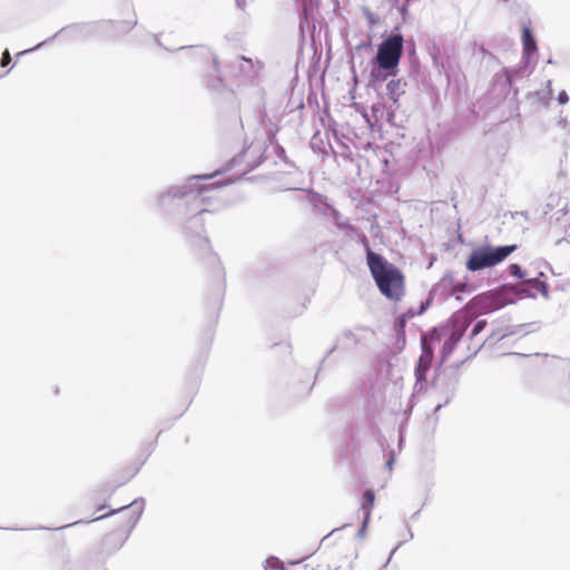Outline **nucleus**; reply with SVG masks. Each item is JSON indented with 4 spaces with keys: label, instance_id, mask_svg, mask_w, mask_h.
Wrapping results in <instances>:
<instances>
[{
    "label": "nucleus",
    "instance_id": "obj_1",
    "mask_svg": "<svg viewBox=\"0 0 570 570\" xmlns=\"http://www.w3.org/2000/svg\"><path fill=\"white\" fill-rule=\"evenodd\" d=\"M368 266L371 275L383 296L399 302L405 295V275L383 256H373Z\"/></svg>",
    "mask_w": 570,
    "mask_h": 570
},
{
    "label": "nucleus",
    "instance_id": "obj_2",
    "mask_svg": "<svg viewBox=\"0 0 570 570\" xmlns=\"http://www.w3.org/2000/svg\"><path fill=\"white\" fill-rule=\"evenodd\" d=\"M518 246L507 245V246H484L474 249L469 256L465 266L470 272H476L484 268L493 267L500 263H502L510 254L515 252Z\"/></svg>",
    "mask_w": 570,
    "mask_h": 570
},
{
    "label": "nucleus",
    "instance_id": "obj_3",
    "mask_svg": "<svg viewBox=\"0 0 570 570\" xmlns=\"http://www.w3.org/2000/svg\"><path fill=\"white\" fill-rule=\"evenodd\" d=\"M403 52V37L392 35L387 37L380 46L376 53V61L381 69H395L400 62Z\"/></svg>",
    "mask_w": 570,
    "mask_h": 570
},
{
    "label": "nucleus",
    "instance_id": "obj_4",
    "mask_svg": "<svg viewBox=\"0 0 570 570\" xmlns=\"http://www.w3.org/2000/svg\"><path fill=\"white\" fill-rule=\"evenodd\" d=\"M499 298L494 293L487 292L474 296L466 305L473 314H485L499 308Z\"/></svg>",
    "mask_w": 570,
    "mask_h": 570
},
{
    "label": "nucleus",
    "instance_id": "obj_5",
    "mask_svg": "<svg viewBox=\"0 0 570 570\" xmlns=\"http://www.w3.org/2000/svg\"><path fill=\"white\" fill-rule=\"evenodd\" d=\"M421 343H422V348H423V355L419 360V365L416 368L417 373L426 372L428 368L430 367V363L433 357V351H432L431 346L428 344L426 337H422Z\"/></svg>",
    "mask_w": 570,
    "mask_h": 570
},
{
    "label": "nucleus",
    "instance_id": "obj_6",
    "mask_svg": "<svg viewBox=\"0 0 570 570\" xmlns=\"http://www.w3.org/2000/svg\"><path fill=\"white\" fill-rule=\"evenodd\" d=\"M468 325H469L468 321H466V320H465V321H463V323H462L461 327H460L459 330L454 331V332L451 334V336L449 337V340H448V341L444 343V345H443V353H444V354L449 355V354L453 351V348H454L455 344H456V343L460 341V338L462 337V335H463V333L465 332V330H466Z\"/></svg>",
    "mask_w": 570,
    "mask_h": 570
},
{
    "label": "nucleus",
    "instance_id": "obj_7",
    "mask_svg": "<svg viewBox=\"0 0 570 570\" xmlns=\"http://www.w3.org/2000/svg\"><path fill=\"white\" fill-rule=\"evenodd\" d=\"M140 464H132L130 466L119 469L116 475L117 485L125 484L131 480L139 471Z\"/></svg>",
    "mask_w": 570,
    "mask_h": 570
},
{
    "label": "nucleus",
    "instance_id": "obj_8",
    "mask_svg": "<svg viewBox=\"0 0 570 570\" xmlns=\"http://www.w3.org/2000/svg\"><path fill=\"white\" fill-rule=\"evenodd\" d=\"M522 46L524 53L528 56L537 51L535 40L528 27L522 29Z\"/></svg>",
    "mask_w": 570,
    "mask_h": 570
},
{
    "label": "nucleus",
    "instance_id": "obj_9",
    "mask_svg": "<svg viewBox=\"0 0 570 570\" xmlns=\"http://www.w3.org/2000/svg\"><path fill=\"white\" fill-rule=\"evenodd\" d=\"M375 493L373 490H366L363 494L362 510L364 511V525L367 523L371 510L374 505Z\"/></svg>",
    "mask_w": 570,
    "mask_h": 570
},
{
    "label": "nucleus",
    "instance_id": "obj_10",
    "mask_svg": "<svg viewBox=\"0 0 570 570\" xmlns=\"http://www.w3.org/2000/svg\"><path fill=\"white\" fill-rule=\"evenodd\" d=\"M145 502L144 500H134L129 504L122 507L121 509H126L132 513V523H135L144 511Z\"/></svg>",
    "mask_w": 570,
    "mask_h": 570
},
{
    "label": "nucleus",
    "instance_id": "obj_11",
    "mask_svg": "<svg viewBox=\"0 0 570 570\" xmlns=\"http://www.w3.org/2000/svg\"><path fill=\"white\" fill-rule=\"evenodd\" d=\"M360 242L361 244L363 245L365 252H366V263H367V266H370L372 264V257L373 256H381L380 254H376L372 250L371 246H370V242H368V238L365 236V235H362L360 237Z\"/></svg>",
    "mask_w": 570,
    "mask_h": 570
},
{
    "label": "nucleus",
    "instance_id": "obj_12",
    "mask_svg": "<svg viewBox=\"0 0 570 570\" xmlns=\"http://www.w3.org/2000/svg\"><path fill=\"white\" fill-rule=\"evenodd\" d=\"M472 291H473V287L470 284H468L466 282L456 283L452 287V294H459V293H465V292H472Z\"/></svg>",
    "mask_w": 570,
    "mask_h": 570
},
{
    "label": "nucleus",
    "instance_id": "obj_13",
    "mask_svg": "<svg viewBox=\"0 0 570 570\" xmlns=\"http://www.w3.org/2000/svg\"><path fill=\"white\" fill-rule=\"evenodd\" d=\"M400 85V80H391L387 85H386V88H387V91H389V96L391 99H393L394 101L397 100V95H396V89Z\"/></svg>",
    "mask_w": 570,
    "mask_h": 570
},
{
    "label": "nucleus",
    "instance_id": "obj_14",
    "mask_svg": "<svg viewBox=\"0 0 570 570\" xmlns=\"http://www.w3.org/2000/svg\"><path fill=\"white\" fill-rule=\"evenodd\" d=\"M509 272L512 276L519 278V279H523L524 278V273L522 272L520 265L518 264H511L509 266Z\"/></svg>",
    "mask_w": 570,
    "mask_h": 570
},
{
    "label": "nucleus",
    "instance_id": "obj_15",
    "mask_svg": "<svg viewBox=\"0 0 570 570\" xmlns=\"http://www.w3.org/2000/svg\"><path fill=\"white\" fill-rule=\"evenodd\" d=\"M405 325H406V320H405V315H402L397 322H396V331L400 335H403L404 336V333H405Z\"/></svg>",
    "mask_w": 570,
    "mask_h": 570
},
{
    "label": "nucleus",
    "instance_id": "obj_16",
    "mask_svg": "<svg viewBox=\"0 0 570 570\" xmlns=\"http://www.w3.org/2000/svg\"><path fill=\"white\" fill-rule=\"evenodd\" d=\"M485 325H487V321H484V320L479 321V322L474 325V327L472 328V331H471V337L476 336L481 331H483V328L485 327Z\"/></svg>",
    "mask_w": 570,
    "mask_h": 570
},
{
    "label": "nucleus",
    "instance_id": "obj_17",
    "mask_svg": "<svg viewBox=\"0 0 570 570\" xmlns=\"http://www.w3.org/2000/svg\"><path fill=\"white\" fill-rule=\"evenodd\" d=\"M11 62V56L8 50H4L1 57V67H7Z\"/></svg>",
    "mask_w": 570,
    "mask_h": 570
},
{
    "label": "nucleus",
    "instance_id": "obj_18",
    "mask_svg": "<svg viewBox=\"0 0 570 570\" xmlns=\"http://www.w3.org/2000/svg\"><path fill=\"white\" fill-rule=\"evenodd\" d=\"M557 99H558V102H559L560 105H564V104H567V102L569 101L568 94H567L564 90H562V91H560V92H559V95H558V98H557Z\"/></svg>",
    "mask_w": 570,
    "mask_h": 570
},
{
    "label": "nucleus",
    "instance_id": "obj_19",
    "mask_svg": "<svg viewBox=\"0 0 570 570\" xmlns=\"http://www.w3.org/2000/svg\"><path fill=\"white\" fill-rule=\"evenodd\" d=\"M124 539H125V535H121L115 546H121V543L124 542Z\"/></svg>",
    "mask_w": 570,
    "mask_h": 570
}]
</instances>
